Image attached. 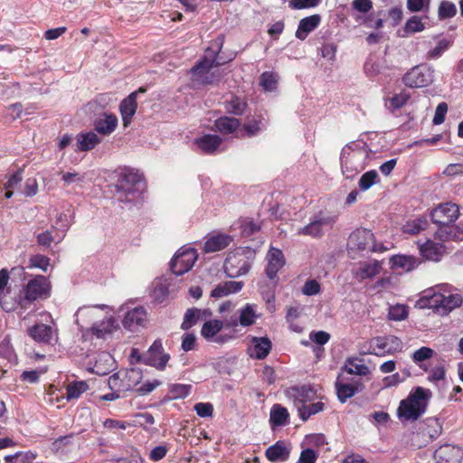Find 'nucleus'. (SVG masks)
<instances>
[{"mask_svg": "<svg viewBox=\"0 0 463 463\" xmlns=\"http://www.w3.org/2000/svg\"><path fill=\"white\" fill-rule=\"evenodd\" d=\"M435 351L433 349L427 346H422L413 352L411 354V359L417 365L426 371V368H424L422 363L433 357Z\"/></svg>", "mask_w": 463, "mask_h": 463, "instance_id": "47", "label": "nucleus"}, {"mask_svg": "<svg viewBox=\"0 0 463 463\" xmlns=\"http://www.w3.org/2000/svg\"><path fill=\"white\" fill-rule=\"evenodd\" d=\"M38 192V183L34 177L27 178L22 193L28 197L34 196Z\"/></svg>", "mask_w": 463, "mask_h": 463, "instance_id": "62", "label": "nucleus"}, {"mask_svg": "<svg viewBox=\"0 0 463 463\" xmlns=\"http://www.w3.org/2000/svg\"><path fill=\"white\" fill-rule=\"evenodd\" d=\"M146 321V311L144 307H138L128 311L123 319V326L135 331L138 326H143Z\"/></svg>", "mask_w": 463, "mask_h": 463, "instance_id": "24", "label": "nucleus"}, {"mask_svg": "<svg viewBox=\"0 0 463 463\" xmlns=\"http://www.w3.org/2000/svg\"><path fill=\"white\" fill-rule=\"evenodd\" d=\"M321 0H289L288 6L294 10L309 9L317 6Z\"/></svg>", "mask_w": 463, "mask_h": 463, "instance_id": "57", "label": "nucleus"}, {"mask_svg": "<svg viewBox=\"0 0 463 463\" xmlns=\"http://www.w3.org/2000/svg\"><path fill=\"white\" fill-rule=\"evenodd\" d=\"M430 0H407V8L411 13L428 10L430 7Z\"/></svg>", "mask_w": 463, "mask_h": 463, "instance_id": "59", "label": "nucleus"}, {"mask_svg": "<svg viewBox=\"0 0 463 463\" xmlns=\"http://www.w3.org/2000/svg\"><path fill=\"white\" fill-rule=\"evenodd\" d=\"M426 28L423 19L418 15H412L405 23L402 33L400 34L402 37H407L416 33H420Z\"/></svg>", "mask_w": 463, "mask_h": 463, "instance_id": "39", "label": "nucleus"}, {"mask_svg": "<svg viewBox=\"0 0 463 463\" xmlns=\"http://www.w3.org/2000/svg\"><path fill=\"white\" fill-rule=\"evenodd\" d=\"M457 14L456 5L449 1H442L439 6V17L440 19L451 18Z\"/></svg>", "mask_w": 463, "mask_h": 463, "instance_id": "56", "label": "nucleus"}, {"mask_svg": "<svg viewBox=\"0 0 463 463\" xmlns=\"http://www.w3.org/2000/svg\"><path fill=\"white\" fill-rule=\"evenodd\" d=\"M247 103L238 97H232L225 102L227 112L234 115H242L246 109Z\"/></svg>", "mask_w": 463, "mask_h": 463, "instance_id": "51", "label": "nucleus"}, {"mask_svg": "<svg viewBox=\"0 0 463 463\" xmlns=\"http://www.w3.org/2000/svg\"><path fill=\"white\" fill-rule=\"evenodd\" d=\"M192 386L188 384H175L171 388L173 398L180 399L185 398L189 395Z\"/></svg>", "mask_w": 463, "mask_h": 463, "instance_id": "61", "label": "nucleus"}, {"mask_svg": "<svg viewBox=\"0 0 463 463\" xmlns=\"http://www.w3.org/2000/svg\"><path fill=\"white\" fill-rule=\"evenodd\" d=\"M374 235L368 229H357L348 238L347 250L349 253L365 250L373 242Z\"/></svg>", "mask_w": 463, "mask_h": 463, "instance_id": "14", "label": "nucleus"}, {"mask_svg": "<svg viewBox=\"0 0 463 463\" xmlns=\"http://www.w3.org/2000/svg\"><path fill=\"white\" fill-rule=\"evenodd\" d=\"M137 92L131 93L128 98L120 103L119 109L123 120V124L127 127L137 111Z\"/></svg>", "mask_w": 463, "mask_h": 463, "instance_id": "35", "label": "nucleus"}, {"mask_svg": "<svg viewBox=\"0 0 463 463\" xmlns=\"http://www.w3.org/2000/svg\"><path fill=\"white\" fill-rule=\"evenodd\" d=\"M420 254L430 260L439 261L445 252L444 246L441 243L428 240L422 244H419Z\"/></svg>", "mask_w": 463, "mask_h": 463, "instance_id": "34", "label": "nucleus"}, {"mask_svg": "<svg viewBox=\"0 0 463 463\" xmlns=\"http://www.w3.org/2000/svg\"><path fill=\"white\" fill-rule=\"evenodd\" d=\"M441 433V426L437 420H429L427 423L426 434L429 435L430 440L437 439Z\"/></svg>", "mask_w": 463, "mask_h": 463, "instance_id": "60", "label": "nucleus"}, {"mask_svg": "<svg viewBox=\"0 0 463 463\" xmlns=\"http://www.w3.org/2000/svg\"><path fill=\"white\" fill-rule=\"evenodd\" d=\"M374 346L372 354L377 356H383L385 354H394L402 351L403 344L402 340L395 335H386L383 337H376L374 340Z\"/></svg>", "mask_w": 463, "mask_h": 463, "instance_id": "15", "label": "nucleus"}, {"mask_svg": "<svg viewBox=\"0 0 463 463\" xmlns=\"http://www.w3.org/2000/svg\"><path fill=\"white\" fill-rule=\"evenodd\" d=\"M278 78L273 72L264 71L260 77V85L267 91H273L277 88Z\"/></svg>", "mask_w": 463, "mask_h": 463, "instance_id": "54", "label": "nucleus"}, {"mask_svg": "<svg viewBox=\"0 0 463 463\" xmlns=\"http://www.w3.org/2000/svg\"><path fill=\"white\" fill-rule=\"evenodd\" d=\"M265 455L271 462H285L289 458L290 449L285 442L277 441L266 449Z\"/></svg>", "mask_w": 463, "mask_h": 463, "instance_id": "27", "label": "nucleus"}, {"mask_svg": "<svg viewBox=\"0 0 463 463\" xmlns=\"http://www.w3.org/2000/svg\"><path fill=\"white\" fill-rule=\"evenodd\" d=\"M380 181L379 175L376 170H370L364 173L358 183L359 189L361 191H366L370 189L373 184Z\"/></svg>", "mask_w": 463, "mask_h": 463, "instance_id": "48", "label": "nucleus"}, {"mask_svg": "<svg viewBox=\"0 0 463 463\" xmlns=\"http://www.w3.org/2000/svg\"><path fill=\"white\" fill-rule=\"evenodd\" d=\"M271 347L272 344L269 337L252 336L250 338V344L248 347V354L251 358L261 360L269 355Z\"/></svg>", "mask_w": 463, "mask_h": 463, "instance_id": "18", "label": "nucleus"}, {"mask_svg": "<svg viewBox=\"0 0 463 463\" xmlns=\"http://www.w3.org/2000/svg\"><path fill=\"white\" fill-rule=\"evenodd\" d=\"M28 335L38 343L50 344L53 337L54 330L50 326L36 324L28 329Z\"/></svg>", "mask_w": 463, "mask_h": 463, "instance_id": "33", "label": "nucleus"}, {"mask_svg": "<svg viewBox=\"0 0 463 463\" xmlns=\"http://www.w3.org/2000/svg\"><path fill=\"white\" fill-rule=\"evenodd\" d=\"M335 386L337 398L342 403L354 397L362 389V383L358 381L346 383L342 373L338 374Z\"/></svg>", "mask_w": 463, "mask_h": 463, "instance_id": "16", "label": "nucleus"}, {"mask_svg": "<svg viewBox=\"0 0 463 463\" xmlns=\"http://www.w3.org/2000/svg\"><path fill=\"white\" fill-rule=\"evenodd\" d=\"M222 39L218 38L211 43L205 50L204 56L191 69V78L198 84H213L218 81L222 75L219 71L212 70L223 63L218 59V53L222 46Z\"/></svg>", "mask_w": 463, "mask_h": 463, "instance_id": "1", "label": "nucleus"}, {"mask_svg": "<svg viewBox=\"0 0 463 463\" xmlns=\"http://www.w3.org/2000/svg\"><path fill=\"white\" fill-rule=\"evenodd\" d=\"M194 410L201 418L212 417L213 413V406L210 402H198L194 406Z\"/></svg>", "mask_w": 463, "mask_h": 463, "instance_id": "58", "label": "nucleus"}, {"mask_svg": "<svg viewBox=\"0 0 463 463\" xmlns=\"http://www.w3.org/2000/svg\"><path fill=\"white\" fill-rule=\"evenodd\" d=\"M51 282L43 275H35L28 279L18 295L15 296V310L22 315L38 299H45L51 296Z\"/></svg>", "mask_w": 463, "mask_h": 463, "instance_id": "3", "label": "nucleus"}, {"mask_svg": "<svg viewBox=\"0 0 463 463\" xmlns=\"http://www.w3.org/2000/svg\"><path fill=\"white\" fill-rule=\"evenodd\" d=\"M324 403L317 402L310 404L298 405V415L304 421L307 420L312 415H315L324 410Z\"/></svg>", "mask_w": 463, "mask_h": 463, "instance_id": "44", "label": "nucleus"}, {"mask_svg": "<svg viewBox=\"0 0 463 463\" xmlns=\"http://www.w3.org/2000/svg\"><path fill=\"white\" fill-rule=\"evenodd\" d=\"M421 307H429L436 313L444 316L462 303V298L458 294L451 293L449 285H438L423 292L419 301Z\"/></svg>", "mask_w": 463, "mask_h": 463, "instance_id": "2", "label": "nucleus"}, {"mask_svg": "<svg viewBox=\"0 0 463 463\" xmlns=\"http://www.w3.org/2000/svg\"><path fill=\"white\" fill-rule=\"evenodd\" d=\"M390 264L392 269L409 272L419 266L420 260L411 255H395L390 259Z\"/></svg>", "mask_w": 463, "mask_h": 463, "instance_id": "25", "label": "nucleus"}, {"mask_svg": "<svg viewBox=\"0 0 463 463\" xmlns=\"http://www.w3.org/2000/svg\"><path fill=\"white\" fill-rule=\"evenodd\" d=\"M448 112V105L446 102L439 103L435 110L432 119L434 125H440L444 122L446 114Z\"/></svg>", "mask_w": 463, "mask_h": 463, "instance_id": "63", "label": "nucleus"}, {"mask_svg": "<svg viewBox=\"0 0 463 463\" xmlns=\"http://www.w3.org/2000/svg\"><path fill=\"white\" fill-rule=\"evenodd\" d=\"M198 258L193 248H181L171 260V269L175 275L181 276L189 271Z\"/></svg>", "mask_w": 463, "mask_h": 463, "instance_id": "12", "label": "nucleus"}, {"mask_svg": "<svg viewBox=\"0 0 463 463\" xmlns=\"http://www.w3.org/2000/svg\"><path fill=\"white\" fill-rule=\"evenodd\" d=\"M214 126L222 134H232L240 127V120L235 118L222 117L215 120Z\"/></svg>", "mask_w": 463, "mask_h": 463, "instance_id": "42", "label": "nucleus"}, {"mask_svg": "<svg viewBox=\"0 0 463 463\" xmlns=\"http://www.w3.org/2000/svg\"><path fill=\"white\" fill-rule=\"evenodd\" d=\"M122 376V381L124 382V385L121 386L123 391H130L135 386H137L143 378L142 372L137 368H130L126 371L119 372Z\"/></svg>", "mask_w": 463, "mask_h": 463, "instance_id": "38", "label": "nucleus"}, {"mask_svg": "<svg viewBox=\"0 0 463 463\" xmlns=\"http://www.w3.org/2000/svg\"><path fill=\"white\" fill-rule=\"evenodd\" d=\"M410 95L406 91H402L393 95L389 99V105L386 104L388 109L393 112L396 109L402 108L409 100Z\"/></svg>", "mask_w": 463, "mask_h": 463, "instance_id": "53", "label": "nucleus"}, {"mask_svg": "<svg viewBox=\"0 0 463 463\" xmlns=\"http://www.w3.org/2000/svg\"><path fill=\"white\" fill-rule=\"evenodd\" d=\"M463 453L458 447L446 444L434 452L437 463H460Z\"/></svg>", "mask_w": 463, "mask_h": 463, "instance_id": "20", "label": "nucleus"}, {"mask_svg": "<svg viewBox=\"0 0 463 463\" xmlns=\"http://www.w3.org/2000/svg\"><path fill=\"white\" fill-rule=\"evenodd\" d=\"M8 282L9 272L6 269H2L0 270V305L5 312H12L15 310V297L9 296Z\"/></svg>", "mask_w": 463, "mask_h": 463, "instance_id": "17", "label": "nucleus"}, {"mask_svg": "<svg viewBox=\"0 0 463 463\" xmlns=\"http://www.w3.org/2000/svg\"><path fill=\"white\" fill-rule=\"evenodd\" d=\"M441 240L463 241V224L458 226L454 223L449 224L445 230L438 229L436 232Z\"/></svg>", "mask_w": 463, "mask_h": 463, "instance_id": "41", "label": "nucleus"}, {"mask_svg": "<svg viewBox=\"0 0 463 463\" xmlns=\"http://www.w3.org/2000/svg\"><path fill=\"white\" fill-rule=\"evenodd\" d=\"M224 322L219 319H206L201 329V335L210 343L223 345L230 341L232 336L222 334L221 330Z\"/></svg>", "mask_w": 463, "mask_h": 463, "instance_id": "13", "label": "nucleus"}, {"mask_svg": "<svg viewBox=\"0 0 463 463\" xmlns=\"http://www.w3.org/2000/svg\"><path fill=\"white\" fill-rule=\"evenodd\" d=\"M101 142L98 135L93 132H81L76 137L75 151L87 152L93 149Z\"/></svg>", "mask_w": 463, "mask_h": 463, "instance_id": "30", "label": "nucleus"}, {"mask_svg": "<svg viewBox=\"0 0 463 463\" xmlns=\"http://www.w3.org/2000/svg\"><path fill=\"white\" fill-rule=\"evenodd\" d=\"M381 266L377 261H373L364 264L357 272L356 275L360 279H366L373 278L379 274Z\"/></svg>", "mask_w": 463, "mask_h": 463, "instance_id": "50", "label": "nucleus"}, {"mask_svg": "<svg viewBox=\"0 0 463 463\" xmlns=\"http://www.w3.org/2000/svg\"><path fill=\"white\" fill-rule=\"evenodd\" d=\"M428 226V221L425 218H418L407 222L403 227L402 232L411 235H415L421 231L426 230Z\"/></svg>", "mask_w": 463, "mask_h": 463, "instance_id": "46", "label": "nucleus"}, {"mask_svg": "<svg viewBox=\"0 0 463 463\" xmlns=\"http://www.w3.org/2000/svg\"><path fill=\"white\" fill-rule=\"evenodd\" d=\"M288 410L280 404H274L270 410L269 422L272 426H283L288 421Z\"/></svg>", "mask_w": 463, "mask_h": 463, "instance_id": "40", "label": "nucleus"}, {"mask_svg": "<svg viewBox=\"0 0 463 463\" xmlns=\"http://www.w3.org/2000/svg\"><path fill=\"white\" fill-rule=\"evenodd\" d=\"M255 310L253 306L247 304L243 308L240 310L239 324L242 326H249L254 324L256 320Z\"/></svg>", "mask_w": 463, "mask_h": 463, "instance_id": "49", "label": "nucleus"}, {"mask_svg": "<svg viewBox=\"0 0 463 463\" xmlns=\"http://www.w3.org/2000/svg\"><path fill=\"white\" fill-rule=\"evenodd\" d=\"M335 222V217L318 213L314 216L308 224L298 229V235L310 236L312 238H321L326 229H331Z\"/></svg>", "mask_w": 463, "mask_h": 463, "instance_id": "10", "label": "nucleus"}, {"mask_svg": "<svg viewBox=\"0 0 463 463\" xmlns=\"http://www.w3.org/2000/svg\"><path fill=\"white\" fill-rule=\"evenodd\" d=\"M287 395L294 399L295 405H302L311 402L316 397V392L307 386L292 387L287 391Z\"/></svg>", "mask_w": 463, "mask_h": 463, "instance_id": "32", "label": "nucleus"}, {"mask_svg": "<svg viewBox=\"0 0 463 463\" xmlns=\"http://www.w3.org/2000/svg\"><path fill=\"white\" fill-rule=\"evenodd\" d=\"M50 266V259L44 255L35 254L29 259V268H37L43 271H47Z\"/></svg>", "mask_w": 463, "mask_h": 463, "instance_id": "55", "label": "nucleus"}, {"mask_svg": "<svg viewBox=\"0 0 463 463\" xmlns=\"http://www.w3.org/2000/svg\"><path fill=\"white\" fill-rule=\"evenodd\" d=\"M431 392L423 387L414 388L408 397L400 402L397 415L401 420H416L426 411Z\"/></svg>", "mask_w": 463, "mask_h": 463, "instance_id": "4", "label": "nucleus"}, {"mask_svg": "<svg viewBox=\"0 0 463 463\" xmlns=\"http://www.w3.org/2000/svg\"><path fill=\"white\" fill-rule=\"evenodd\" d=\"M222 139L217 135H203L195 139L198 147L206 154L214 153L220 146Z\"/></svg>", "mask_w": 463, "mask_h": 463, "instance_id": "37", "label": "nucleus"}, {"mask_svg": "<svg viewBox=\"0 0 463 463\" xmlns=\"http://www.w3.org/2000/svg\"><path fill=\"white\" fill-rule=\"evenodd\" d=\"M88 389L89 384L85 381L72 382L67 385L66 399L68 401L78 399Z\"/></svg>", "mask_w": 463, "mask_h": 463, "instance_id": "45", "label": "nucleus"}, {"mask_svg": "<svg viewBox=\"0 0 463 463\" xmlns=\"http://www.w3.org/2000/svg\"><path fill=\"white\" fill-rule=\"evenodd\" d=\"M354 374L358 376H366L370 374L369 367L364 363V360L357 356L346 358L345 365L341 368V373Z\"/></svg>", "mask_w": 463, "mask_h": 463, "instance_id": "26", "label": "nucleus"}, {"mask_svg": "<svg viewBox=\"0 0 463 463\" xmlns=\"http://www.w3.org/2000/svg\"><path fill=\"white\" fill-rule=\"evenodd\" d=\"M118 328L117 320L112 317H106L99 322H93L90 331L97 338H106Z\"/></svg>", "mask_w": 463, "mask_h": 463, "instance_id": "21", "label": "nucleus"}, {"mask_svg": "<svg viewBox=\"0 0 463 463\" xmlns=\"http://www.w3.org/2000/svg\"><path fill=\"white\" fill-rule=\"evenodd\" d=\"M434 71L426 65H418L410 70L402 78L409 88H422L433 82Z\"/></svg>", "mask_w": 463, "mask_h": 463, "instance_id": "9", "label": "nucleus"}, {"mask_svg": "<svg viewBox=\"0 0 463 463\" xmlns=\"http://www.w3.org/2000/svg\"><path fill=\"white\" fill-rule=\"evenodd\" d=\"M211 317L212 312L209 309L189 308L184 314L181 328L188 330L199 320H206Z\"/></svg>", "mask_w": 463, "mask_h": 463, "instance_id": "29", "label": "nucleus"}, {"mask_svg": "<svg viewBox=\"0 0 463 463\" xmlns=\"http://www.w3.org/2000/svg\"><path fill=\"white\" fill-rule=\"evenodd\" d=\"M107 307H108L106 305H99L79 308L76 313L77 324L83 327L84 325H88L89 323L100 318L101 311Z\"/></svg>", "mask_w": 463, "mask_h": 463, "instance_id": "22", "label": "nucleus"}, {"mask_svg": "<svg viewBox=\"0 0 463 463\" xmlns=\"http://www.w3.org/2000/svg\"><path fill=\"white\" fill-rule=\"evenodd\" d=\"M232 241V237L227 234H215L206 240L203 251L206 253L220 251L228 247Z\"/></svg>", "mask_w": 463, "mask_h": 463, "instance_id": "31", "label": "nucleus"}, {"mask_svg": "<svg viewBox=\"0 0 463 463\" xmlns=\"http://www.w3.org/2000/svg\"><path fill=\"white\" fill-rule=\"evenodd\" d=\"M118 118L114 114L104 113L102 117L94 120L93 126L95 131L102 136L112 134L118 127Z\"/></svg>", "mask_w": 463, "mask_h": 463, "instance_id": "23", "label": "nucleus"}, {"mask_svg": "<svg viewBox=\"0 0 463 463\" xmlns=\"http://www.w3.org/2000/svg\"><path fill=\"white\" fill-rule=\"evenodd\" d=\"M459 215L458 206L455 203H446L438 205L431 211L432 222L438 225V229H446L456 222Z\"/></svg>", "mask_w": 463, "mask_h": 463, "instance_id": "11", "label": "nucleus"}, {"mask_svg": "<svg viewBox=\"0 0 463 463\" xmlns=\"http://www.w3.org/2000/svg\"><path fill=\"white\" fill-rule=\"evenodd\" d=\"M142 183V175L132 168H124L118 175L116 187L118 200L131 202L138 193V186Z\"/></svg>", "mask_w": 463, "mask_h": 463, "instance_id": "6", "label": "nucleus"}, {"mask_svg": "<svg viewBox=\"0 0 463 463\" xmlns=\"http://www.w3.org/2000/svg\"><path fill=\"white\" fill-rule=\"evenodd\" d=\"M169 359V354L164 351L162 341L156 339L146 353L138 355L137 362L163 371L166 367Z\"/></svg>", "mask_w": 463, "mask_h": 463, "instance_id": "8", "label": "nucleus"}, {"mask_svg": "<svg viewBox=\"0 0 463 463\" xmlns=\"http://www.w3.org/2000/svg\"><path fill=\"white\" fill-rule=\"evenodd\" d=\"M251 252L243 249L231 251L224 261V271L230 278H237L249 272L251 267Z\"/></svg>", "mask_w": 463, "mask_h": 463, "instance_id": "7", "label": "nucleus"}, {"mask_svg": "<svg viewBox=\"0 0 463 463\" xmlns=\"http://www.w3.org/2000/svg\"><path fill=\"white\" fill-rule=\"evenodd\" d=\"M317 453L312 449H303L297 463H316Z\"/></svg>", "mask_w": 463, "mask_h": 463, "instance_id": "64", "label": "nucleus"}, {"mask_svg": "<svg viewBox=\"0 0 463 463\" xmlns=\"http://www.w3.org/2000/svg\"><path fill=\"white\" fill-rule=\"evenodd\" d=\"M408 317V307L402 304H397L389 307L388 318L393 321H402Z\"/></svg>", "mask_w": 463, "mask_h": 463, "instance_id": "52", "label": "nucleus"}, {"mask_svg": "<svg viewBox=\"0 0 463 463\" xmlns=\"http://www.w3.org/2000/svg\"><path fill=\"white\" fill-rule=\"evenodd\" d=\"M244 283L242 281H226L217 285L211 292V297L221 298L232 293H237L241 290Z\"/></svg>", "mask_w": 463, "mask_h": 463, "instance_id": "36", "label": "nucleus"}, {"mask_svg": "<svg viewBox=\"0 0 463 463\" xmlns=\"http://www.w3.org/2000/svg\"><path fill=\"white\" fill-rule=\"evenodd\" d=\"M267 121L261 115L253 117L249 119L242 127L249 137L258 135L263 128H265Z\"/></svg>", "mask_w": 463, "mask_h": 463, "instance_id": "43", "label": "nucleus"}, {"mask_svg": "<svg viewBox=\"0 0 463 463\" xmlns=\"http://www.w3.org/2000/svg\"><path fill=\"white\" fill-rule=\"evenodd\" d=\"M321 16L319 14H312L299 21L296 37L301 41L305 40L307 35L317 28L320 24Z\"/></svg>", "mask_w": 463, "mask_h": 463, "instance_id": "28", "label": "nucleus"}, {"mask_svg": "<svg viewBox=\"0 0 463 463\" xmlns=\"http://www.w3.org/2000/svg\"><path fill=\"white\" fill-rule=\"evenodd\" d=\"M369 158L368 150L357 145L345 146L341 152V168L343 175L352 179L366 166Z\"/></svg>", "mask_w": 463, "mask_h": 463, "instance_id": "5", "label": "nucleus"}, {"mask_svg": "<svg viewBox=\"0 0 463 463\" xmlns=\"http://www.w3.org/2000/svg\"><path fill=\"white\" fill-rule=\"evenodd\" d=\"M266 275L269 279H274L280 269L285 265L283 252L277 248H270L266 256Z\"/></svg>", "mask_w": 463, "mask_h": 463, "instance_id": "19", "label": "nucleus"}]
</instances>
